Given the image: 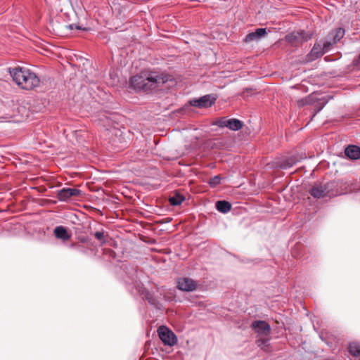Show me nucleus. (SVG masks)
Instances as JSON below:
<instances>
[{"label": "nucleus", "instance_id": "4468645a", "mask_svg": "<svg viewBox=\"0 0 360 360\" xmlns=\"http://www.w3.org/2000/svg\"><path fill=\"white\" fill-rule=\"evenodd\" d=\"M53 233L56 238L60 239L63 241L68 240L71 238V234L69 233L66 228L63 226H56Z\"/></svg>", "mask_w": 360, "mask_h": 360}, {"label": "nucleus", "instance_id": "aec40b11", "mask_svg": "<svg viewBox=\"0 0 360 360\" xmlns=\"http://www.w3.org/2000/svg\"><path fill=\"white\" fill-rule=\"evenodd\" d=\"M145 297L150 304L154 306L157 309L160 308L161 304L149 291L146 292Z\"/></svg>", "mask_w": 360, "mask_h": 360}, {"label": "nucleus", "instance_id": "ddd939ff", "mask_svg": "<svg viewBox=\"0 0 360 360\" xmlns=\"http://www.w3.org/2000/svg\"><path fill=\"white\" fill-rule=\"evenodd\" d=\"M309 194L310 195V196L308 195L307 198H304L303 200H304V204L305 205V206L310 207L309 208V214H310V213H314V210H315V204H314L315 187L314 186H312L309 189Z\"/></svg>", "mask_w": 360, "mask_h": 360}, {"label": "nucleus", "instance_id": "1a4fd4ad", "mask_svg": "<svg viewBox=\"0 0 360 360\" xmlns=\"http://www.w3.org/2000/svg\"><path fill=\"white\" fill-rule=\"evenodd\" d=\"M81 193V191L72 188H64L58 192L57 198L60 201H66L71 197L78 196Z\"/></svg>", "mask_w": 360, "mask_h": 360}, {"label": "nucleus", "instance_id": "f03ea898", "mask_svg": "<svg viewBox=\"0 0 360 360\" xmlns=\"http://www.w3.org/2000/svg\"><path fill=\"white\" fill-rule=\"evenodd\" d=\"M8 72L13 80L21 89L32 90L37 87L40 83L38 76L27 68L16 67L9 68Z\"/></svg>", "mask_w": 360, "mask_h": 360}, {"label": "nucleus", "instance_id": "7ed1b4c3", "mask_svg": "<svg viewBox=\"0 0 360 360\" xmlns=\"http://www.w3.org/2000/svg\"><path fill=\"white\" fill-rule=\"evenodd\" d=\"M345 35V30L338 27L330 32L321 41V44L316 45V58L331 51L335 44L340 41Z\"/></svg>", "mask_w": 360, "mask_h": 360}, {"label": "nucleus", "instance_id": "dca6fc26", "mask_svg": "<svg viewBox=\"0 0 360 360\" xmlns=\"http://www.w3.org/2000/svg\"><path fill=\"white\" fill-rule=\"evenodd\" d=\"M266 29L264 28H258L255 32H250L246 35L245 41L250 42L255 40H257L261 39L266 34Z\"/></svg>", "mask_w": 360, "mask_h": 360}, {"label": "nucleus", "instance_id": "412c9836", "mask_svg": "<svg viewBox=\"0 0 360 360\" xmlns=\"http://www.w3.org/2000/svg\"><path fill=\"white\" fill-rule=\"evenodd\" d=\"M94 236L101 243V245L106 243L105 236L103 231H96L94 233Z\"/></svg>", "mask_w": 360, "mask_h": 360}, {"label": "nucleus", "instance_id": "39448f33", "mask_svg": "<svg viewBox=\"0 0 360 360\" xmlns=\"http://www.w3.org/2000/svg\"><path fill=\"white\" fill-rule=\"evenodd\" d=\"M160 339L165 345L174 346L177 343L176 335L165 326H161L158 329Z\"/></svg>", "mask_w": 360, "mask_h": 360}, {"label": "nucleus", "instance_id": "f3484780", "mask_svg": "<svg viewBox=\"0 0 360 360\" xmlns=\"http://www.w3.org/2000/svg\"><path fill=\"white\" fill-rule=\"evenodd\" d=\"M217 210L221 213H227L231 209V205L230 202L226 200H219L216 202Z\"/></svg>", "mask_w": 360, "mask_h": 360}, {"label": "nucleus", "instance_id": "423d86ee", "mask_svg": "<svg viewBox=\"0 0 360 360\" xmlns=\"http://www.w3.org/2000/svg\"><path fill=\"white\" fill-rule=\"evenodd\" d=\"M216 124L221 128L227 127L232 131H238L243 126V122L238 119L221 117L217 121Z\"/></svg>", "mask_w": 360, "mask_h": 360}, {"label": "nucleus", "instance_id": "f8f14e48", "mask_svg": "<svg viewBox=\"0 0 360 360\" xmlns=\"http://www.w3.org/2000/svg\"><path fill=\"white\" fill-rule=\"evenodd\" d=\"M309 39H311V35L309 36L306 34L304 31L292 32L286 37V39L290 43H294L295 41H306Z\"/></svg>", "mask_w": 360, "mask_h": 360}, {"label": "nucleus", "instance_id": "b1692460", "mask_svg": "<svg viewBox=\"0 0 360 360\" xmlns=\"http://www.w3.org/2000/svg\"><path fill=\"white\" fill-rule=\"evenodd\" d=\"M268 341L269 340L267 338H261L257 340V345L262 349H266V347L268 346Z\"/></svg>", "mask_w": 360, "mask_h": 360}, {"label": "nucleus", "instance_id": "f257e3e1", "mask_svg": "<svg viewBox=\"0 0 360 360\" xmlns=\"http://www.w3.org/2000/svg\"><path fill=\"white\" fill-rule=\"evenodd\" d=\"M168 79L167 75L145 70L131 77L130 85L137 91L149 93L167 82Z\"/></svg>", "mask_w": 360, "mask_h": 360}, {"label": "nucleus", "instance_id": "9d476101", "mask_svg": "<svg viewBox=\"0 0 360 360\" xmlns=\"http://www.w3.org/2000/svg\"><path fill=\"white\" fill-rule=\"evenodd\" d=\"M305 158L304 155H291L290 157L284 158L278 162V166L281 169H288L295 165L300 160Z\"/></svg>", "mask_w": 360, "mask_h": 360}, {"label": "nucleus", "instance_id": "cd10ccee", "mask_svg": "<svg viewBox=\"0 0 360 360\" xmlns=\"http://www.w3.org/2000/svg\"><path fill=\"white\" fill-rule=\"evenodd\" d=\"M315 49V45L312 47L311 50V53H312L314 51V50Z\"/></svg>", "mask_w": 360, "mask_h": 360}, {"label": "nucleus", "instance_id": "4be33fe9", "mask_svg": "<svg viewBox=\"0 0 360 360\" xmlns=\"http://www.w3.org/2000/svg\"><path fill=\"white\" fill-rule=\"evenodd\" d=\"M327 101L325 99L324 97L316 98V113L323 109Z\"/></svg>", "mask_w": 360, "mask_h": 360}, {"label": "nucleus", "instance_id": "c85d7f7f", "mask_svg": "<svg viewBox=\"0 0 360 360\" xmlns=\"http://www.w3.org/2000/svg\"><path fill=\"white\" fill-rule=\"evenodd\" d=\"M319 337H320V338H321L322 340H323V335H322V334L319 335Z\"/></svg>", "mask_w": 360, "mask_h": 360}, {"label": "nucleus", "instance_id": "6ab92c4d", "mask_svg": "<svg viewBox=\"0 0 360 360\" xmlns=\"http://www.w3.org/2000/svg\"><path fill=\"white\" fill-rule=\"evenodd\" d=\"M184 200L185 197L179 193H175L169 198V202L173 206L180 205Z\"/></svg>", "mask_w": 360, "mask_h": 360}, {"label": "nucleus", "instance_id": "9b49d317", "mask_svg": "<svg viewBox=\"0 0 360 360\" xmlns=\"http://www.w3.org/2000/svg\"><path fill=\"white\" fill-rule=\"evenodd\" d=\"M252 327L257 333L261 335H268L271 332L269 324L264 321H255L252 323Z\"/></svg>", "mask_w": 360, "mask_h": 360}, {"label": "nucleus", "instance_id": "bb28decb", "mask_svg": "<svg viewBox=\"0 0 360 360\" xmlns=\"http://www.w3.org/2000/svg\"><path fill=\"white\" fill-rule=\"evenodd\" d=\"M356 64H357L358 65H360V54H359V58H358V59H357V60H356Z\"/></svg>", "mask_w": 360, "mask_h": 360}, {"label": "nucleus", "instance_id": "0eeeda50", "mask_svg": "<svg viewBox=\"0 0 360 360\" xmlns=\"http://www.w3.org/2000/svg\"><path fill=\"white\" fill-rule=\"evenodd\" d=\"M217 100L213 94H207L197 99H192L189 101L191 105L197 108H208L212 106Z\"/></svg>", "mask_w": 360, "mask_h": 360}, {"label": "nucleus", "instance_id": "a211bd4d", "mask_svg": "<svg viewBox=\"0 0 360 360\" xmlns=\"http://www.w3.org/2000/svg\"><path fill=\"white\" fill-rule=\"evenodd\" d=\"M349 352L354 360H360V345L359 344L351 343L349 346Z\"/></svg>", "mask_w": 360, "mask_h": 360}, {"label": "nucleus", "instance_id": "a878e982", "mask_svg": "<svg viewBox=\"0 0 360 360\" xmlns=\"http://www.w3.org/2000/svg\"><path fill=\"white\" fill-rule=\"evenodd\" d=\"M252 89H246L243 91V92L242 93V96H245V92H248L249 91H251Z\"/></svg>", "mask_w": 360, "mask_h": 360}, {"label": "nucleus", "instance_id": "c756f323", "mask_svg": "<svg viewBox=\"0 0 360 360\" xmlns=\"http://www.w3.org/2000/svg\"><path fill=\"white\" fill-rule=\"evenodd\" d=\"M76 246L75 244H72V247Z\"/></svg>", "mask_w": 360, "mask_h": 360}, {"label": "nucleus", "instance_id": "20e7f679", "mask_svg": "<svg viewBox=\"0 0 360 360\" xmlns=\"http://www.w3.org/2000/svg\"><path fill=\"white\" fill-rule=\"evenodd\" d=\"M338 186L339 182L333 181L326 184L324 186V190L322 189V187L320 188L316 186V199L324 197L332 198L342 194L343 192L342 191L334 190Z\"/></svg>", "mask_w": 360, "mask_h": 360}, {"label": "nucleus", "instance_id": "6e6552de", "mask_svg": "<svg viewBox=\"0 0 360 360\" xmlns=\"http://www.w3.org/2000/svg\"><path fill=\"white\" fill-rule=\"evenodd\" d=\"M197 287L198 283L190 278L182 277L177 280V288L181 291H193L196 290Z\"/></svg>", "mask_w": 360, "mask_h": 360}, {"label": "nucleus", "instance_id": "393cba45", "mask_svg": "<svg viewBox=\"0 0 360 360\" xmlns=\"http://www.w3.org/2000/svg\"><path fill=\"white\" fill-rule=\"evenodd\" d=\"M68 27L70 29V30H73V29H77V30H85L86 29L84 28V27H82L81 26L79 25H77L76 24H70L68 25Z\"/></svg>", "mask_w": 360, "mask_h": 360}, {"label": "nucleus", "instance_id": "5701e85b", "mask_svg": "<svg viewBox=\"0 0 360 360\" xmlns=\"http://www.w3.org/2000/svg\"><path fill=\"white\" fill-rule=\"evenodd\" d=\"M221 178L220 176L217 175L213 176L209 180V184L211 187L214 188L221 183Z\"/></svg>", "mask_w": 360, "mask_h": 360}, {"label": "nucleus", "instance_id": "2eb2a0df", "mask_svg": "<svg viewBox=\"0 0 360 360\" xmlns=\"http://www.w3.org/2000/svg\"><path fill=\"white\" fill-rule=\"evenodd\" d=\"M345 155L351 160L360 158V148L356 146H349L345 150Z\"/></svg>", "mask_w": 360, "mask_h": 360}]
</instances>
